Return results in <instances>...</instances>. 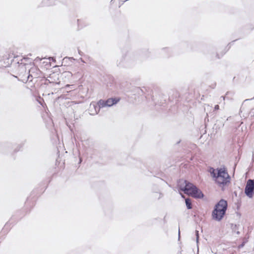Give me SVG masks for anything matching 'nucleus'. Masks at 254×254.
I'll use <instances>...</instances> for the list:
<instances>
[{"label":"nucleus","instance_id":"4","mask_svg":"<svg viewBox=\"0 0 254 254\" xmlns=\"http://www.w3.org/2000/svg\"><path fill=\"white\" fill-rule=\"evenodd\" d=\"M214 181L219 186H225L230 183V177L225 168L217 169V176Z\"/></svg>","mask_w":254,"mask_h":254},{"label":"nucleus","instance_id":"19","mask_svg":"<svg viewBox=\"0 0 254 254\" xmlns=\"http://www.w3.org/2000/svg\"><path fill=\"white\" fill-rule=\"evenodd\" d=\"M219 109V106L218 105H216L215 106V107H214V110H217Z\"/></svg>","mask_w":254,"mask_h":254},{"label":"nucleus","instance_id":"9","mask_svg":"<svg viewBox=\"0 0 254 254\" xmlns=\"http://www.w3.org/2000/svg\"><path fill=\"white\" fill-rule=\"evenodd\" d=\"M120 100V98H110L106 100L108 107H110L117 104Z\"/></svg>","mask_w":254,"mask_h":254},{"label":"nucleus","instance_id":"16","mask_svg":"<svg viewBox=\"0 0 254 254\" xmlns=\"http://www.w3.org/2000/svg\"><path fill=\"white\" fill-rule=\"evenodd\" d=\"M195 235L196 236V240L197 241L198 239V231L197 230L195 231Z\"/></svg>","mask_w":254,"mask_h":254},{"label":"nucleus","instance_id":"22","mask_svg":"<svg viewBox=\"0 0 254 254\" xmlns=\"http://www.w3.org/2000/svg\"><path fill=\"white\" fill-rule=\"evenodd\" d=\"M178 238H179V239H180V229L179 230V237H178Z\"/></svg>","mask_w":254,"mask_h":254},{"label":"nucleus","instance_id":"20","mask_svg":"<svg viewBox=\"0 0 254 254\" xmlns=\"http://www.w3.org/2000/svg\"><path fill=\"white\" fill-rule=\"evenodd\" d=\"M224 54H225V53H223V54H222L220 57L219 56V55H218V54H217V58H218V59H220V58H221V57H222V56Z\"/></svg>","mask_w":254,"mask_h":254},{"label":"nucleus","instance_id":"27","mask_svg":"<svg viewBox=\"0 0 254 254\" xmlns=\"http://www.w3.org/2000/svg\"><path fill=\"white\" fill-rule=\"evenodd\" d=\"M181 140H179V141L177 142V144H179Z\"/></svg>","mask_w":254,"mask_h":254},{"label":"nucleus","instance_id":"5","mask_svg":"<svg viewBox=\"0 0 254 254\" xmlns=\"http://www.w3.org/2000/svg\"><path fill=\"white\" fill-rule=\"evenodd\" d=\"M245 193L249 198H252L254 193V179H249L245 188Z\"/></svg>","mask_w":254,"mask_h":254},{"label":"nucleus","instance_id":"10","mask_svg":"<svg viewBox=\"0 0 254 254\" xmlns=\"http://www.w3.org/2000/svg\"><path fill=\"white\" fill-rule=\"evenodd\" d=\"M99 108H103L105 107H108L107 104L106 103V100L100 99L97 102Z\"/></svg>","mask_w":254,"mask_h":254},{"label":"nucleus","instance_id":"25","mask_svg":"<svg viewBox=\"0 0 254 254\" xmlns=\"http://www.w3.org/2000/svg\"><path fill=\"white\" fill-rule=\"evenodd\" d=\"M236 233H237V234H240V232H239V231H237V232H236Z\"/></svg>","mask_w":254,"mask_h":254},{"label":"nucleus","instance_id":"14","mask_svg":"<svg viewBox=\"0 0 254 254\" xmlns=\"http://www.w3.org/2000/svg\"><path fill=\"white\" fill-rule=\"evenodd\" d=\"M245 243H246L245 242H243L241 245H239L238 249H241V248H243L245 246Z\"/></svg>","mask_w":254,"mask_h":254},{"label":"nucleus","instance_id":"7","mask_svg":"<svg viewBox=\"0 0 254 254\" xmlns=\"http://www.w3.org/2000/svg\"><path fill=\"white\" fill-rule=\"evenodd\" d=\"M100 108L98 106V104L96 102H92L90 104L89 112L91 115H97L100 111Z\"/></svg>","mask_w":254,"mask_h":254},{"label":"nucleus","instance_id":"21","mask_svg":"<svg viewBox=\"0 0 254 254\" xmlns=\"http://www.w3.org/2000/svg\"><path fill=\"white\" fill-rule=\"evenodd\" d=\"M78 53L79 54V55H80L81 56H82V52H81V51H80L79 50H78Z\"/></svg>","mask_w":254,"mask_h":254},{"label":"nucleus","instance_id":"28","mask_svg":"<svg viewBox=\"0 0 254 254\" xmlns=\"http://www.w3.org/2000/svg\"><path fill=\"white\" fill-rule=\"evenodd\" d=\"M127 0H125L124 1V2H126V1H127Z\"/></svg>","mask_w":254,"mask_h":254},{"label":"nucleus","instance_id":"24","mask_svg":"<svg viewBox=\"0 0 254 254\" xmlns=\"http://www.w3.org/2000/svg\"><path fill=\"white\" fill-rule=\"evenodd\" d=\"M81 161H82V159L81 158H79V163H81Z\"/></svg>","mask_w":254,"mask_h":254},{"label":"nucleus","instance_id":"30","mask_svg":"<svg viewBox=\"0 0 254 254\" xmlns=\"http://www.w3.org/2000/svg\"><path fill=\"white\" fill-rule=\"evenodd\" d=\"M249 100V99H246V100H245V101H248V100Z\"/></svg>","mask_w":254,"mask_h":254},{"label":"nucleus","instance_id":"12","mask_svg":"<svg viewBox=\"0 0 254 254\" xmlns=\"http://www.w3.org/2000/svg\"><path fill=\"white\" fill-rule=\"evenodd\" d=\"M209 172L212 177L215 179L217 176V169L215 170L213 168H210Z\"/></svg>","mask_w":254,"mask_h":254},{"label":"nucleus","instance_id":"1","mask_svg":"<svg viewBox=\"0 0 254 254\" xmlns=\"http://www.w3.org/2000/svg\"><path fill=\"white\" fill-rule=\"evenodd\" d=\"M179 189L180 190L195 198H202L204 195L202 191L193 184L187 180H180L178 183Z\"/></svg>","mask_w":254,"mask_h":254},{"label":"nucleus","instance_id":"23","mask_svg":"<svg viewBox=\"0 0 254 254\" xmlns=\"http://www.w3.org/2000/svg\"><path fill=\"white\" fill-rule=\"evenodd\" d=\"M221 98H223V100H225V99L226 98V96H222Z\"/></svg>","mask_w":254,"mask_h":254},{"label":"nucleus","instance_id":"18","mask_svg":"<svg viewBox=\"0 0 254 254\" xmlns=\"http://www.w3.org/2000/svg\"><path fill=\"white\" fill-rule=\"evenodd\" d=\"M155 103L156 105L157 104V105H160V106H162L163 104V103L162 102H160V103L155 102Z\"/></svg>","mask_w":254,"mask_h":254},{"label":"nucleus","instance_id":"11","mask_svg":"<svg viewBox=\"0 0 254 254\" xmlns=\"http://www.w3.org/2000/svg\"><path fill=\"white\" fill-rule=\"evenodd\" d=\"M185 203L187 206V208L188 209H190L192 208V203L191 199L189 198H187L185 199Z\"/></svg>","mask_w":254,"mask_h":254},{"label":"nucleus","instance_id":"17","mask_svg":"<svg viewBox=\"0 0 254 254\" xmlns=\"http://www.w3.org/2000/svg\"><path fill=\"white\" fill-rule=\"evenodd\" d=\"M157 195H158V199H160L161 197H162L163 196V194L161 193H157Z\"/></svg>","mask_w":254,"mask_h":254},{"label":"nucleus","instance_id":"13","mask_svg":"<svg viewBox=\"0 0 254 254\" xmlns=\"http://www.w3.org/2000/svg\"><path fill=\"white\" fill-rule=\"evenodd\" d=\"M10 59V55L7 57L6 56L5 57L3 56L2 57H0V61L4 60L5 59L9 60Z\"/></svg>","mask_w":254,"mask_h":254},{"label":"nucleus","instance_id":"8","mask_svg":"<svg viewBox=\"0 0 254 254\" xmlns=\"http://www.w3.org/2000/svg\"><path fill=\"white\" fill-rule=\"evenodd\" d=\"M19 56H14L13 57V59H12L11 60V64H18L19 65H22V66H24L25 65V64H24L23 62V61H27L28 59V58H23V59H21L20 60H19L18 58H19Z\"/></svg>","mask_w":254,"mask_h":254},{"label":"nucleus","instance_id":"3","mask_svg":"<svg viewBox=\"0 0 254 254\" xmlns=\"http://www.w3.org/2000/svg\"><path fill=\"white\" fill-rule=\"evenodd\" d=\"M135 57L134 54L127 52L117 61V65L121 68H129L131 67L134 63Z\"/></svg>","mask_w":254,"mask_h":254},{"label":"nucleus","instance_id":"2","mask_svg":"<svg viewBox=\"0 0 254 254\" xmlns=\"http://www.w3.org/2000/svg\"><path fill=\"white\" fill-rule=\"evenodd\" d=\"M228 208L227 201L221 199L214 206L212 212V218L217 221H220L226 214Z\"/></svg>","mask_w":254,"mask_h":254},{"label":"nucleus","instance_id":"29","mask_svg":"<svg viewBox=\"0 0 254 254\" xmlns=\"http://www.w3.org/2000/svg\"><path fill=\"white\" fill-rule=\"evenodd\" d=\"M229 94V92H227L226 94V95H227Z\"/></svg>","mask_w":254,"mask_h":254},{"label":"nucleus","instance_id":"15","mask_svg":"<svg viewBox=\"0 0 254 254\" xmlns=\"http://www.w3.org/2000/svg\"><path fill=\"white\" fill-rule=\"evenodd\" d=\"M162 51L164 52H169L170 51V49L167 48H165L162 49Z\"/></svg>","mask_w":254,"mask_h":254},{"label":"nucleus","instance_id":"6","mask_svg":"<svg viewBox=\"0 0 254 254\" xmlns=\"http://www.w3.org/2000/svg\"><path fill=\"white\" fill-rule=\"evenodd\" d=\"M39 70L36 67H31L29 70V75L27 77V80L32 81L33 78H37L39 76Z\"/></svg>","mask_w":254,"mask_h":254},{"label":"nucleus","instance_id":"26","mask_svg":"<svg viewBox=\"0 0 254 254\" xmlns=\"http://www.w3.org/2000/svg\"><path fill=\"white\" fill-rule=\"evenodd\" d=\"M77 22H78V24L79 25V19L77 20Z\"/></svg>","mask_w":254,"mask_h":254}]
</instances>
